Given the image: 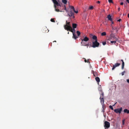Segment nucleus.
<instances>
[{
	"label": "nucleus",
	"instance_id": "nucleus-1",
	"mask_svg": "<svg viewBox=\"0 0 129 129\" xmlns=\"http://www.w3.org/2000/svg\"><path fill=\"white\" fill-rule=\"evenodd\" d=\"M92 38L93 40H94L92 41V47L93 48H95L96 47H98L100 45L99 43L98 42L97 37L95 36H93Z\"/></svg>",
	"mask_w": 129,
	"mask_h": 129
},
{
	"label": "nucleus",
	"instance_id": "nucleus-2",
	"mask_svg": "<svg viewBox=\"0 0 129 129\" xmlns=\"http://www.w3.org/2000/svg\"><path fill=\"white\" fill-rule=\"evenodd\" d=\"M53 2L54 5V7L55 8V10L57 12H59L60 11V10L59 9H56V6H61L62 4H60L59 3H58L56 0H52Z\"/></svg>",
	"mask_w": 129,
	"mask_h": 129
},
{
	"label": "nucleus",
	"instance_id": "nucleus-3",
	"mask_svg": "<svg viewBox=\"0 0 129 129\" xmlns=\"http://www.w3.org/2000/svg\"><path fill=\"white\" fill-rule=\"evenodd\" d=\"M111 33L110 35V40H118V38L117 37H115L113 33V31H111Z\"/></svg>",
	"mask_w": 129,
	"mask_h": 129
},
{
	"label": "nucleus",
	"instance_id": "nucleus-4",
	"mask_svg": "<svg viewBox=\"0 0 129 129\" xmlns=\"http://www.w3.org/2000/svg\"><path fill=\"white\" fill-rule=\"evenodd\" d=\"M71 26L70 25V22H68L67 21H66V24L64 25V29L67 30L66 28H69L71 27Z\"/></svg>",
	"mask_w": 129,
	"mask_h": 129
},
{
	"label": "nucleus",
	"instance_id": "nucleus-5",
	"mask_svg": "<svg viewBox=\"0 0 129 129\" xmlns=\"http://www.w3.org/2000/svg\"><path fill=\"white\" fill-rule=\"evenodd\" d=\"M100 102L102 105V108L104 109V107L105 106L104 104V100L103 98H102V96H101L100 98Z\"/></svg>",
	"mask_w": 129,
	"mask_h": 129
},
{
	"label": "nucleus",
	"instance_id": "nucleus-6",
	"mask_svg": "<svg viewBox=\"0 0 129 129\" xmlns=\"http://www.w3.org/2000/svg\"><path fill=\"white\" fill-rule=\"evenodd\" d=\"M104 126L106 128H108L110 126V123L107 121H105L104 122Z\"/></svg>",
	"mask_w": 129,
	"mask_h": 129
},
{
	"label": "nucleus",
	"instance_id": "nucleus-7",
	"mask_svg": "<svg viewBox=\"0 0 129 129\" xmlns=\"http://www.w3.org/2000/svg\"><path fill=\"white\" fill-rule=\"evenodd\" d=\"M122 110V108L121 107L120 108L115 109L114 110V111L116 113H120L121 112Z\"/></svg>",
	"mask_w": 129,
	"mask_h": 129
},
{
	"label": "nucleus",
	"instance_id": "nucleus-8",
	"mask_svg": "<svg viewBox=\"0 0 129 129\" xmlns=\"http://www.w3.org/2000/svg\"><path fill=\"white\" fill-rule=\"evenodd\" d=\"M67 29V31H70L72 32L73 33H75V28H72V27H71L70 28H66Z\"/></svg>",
	"mask_w": 129,
	"mask_h": 129
},
{
	"label": "nucleus",
	"instance_id": "nucleus-9",
	"mask_svg": "<svg viewBox=\"0 0 129 129\" xmlns=\"http://www.w3.org/2000/svg\"><path fill=\"white\" fill-rule=\"evenodd\" d=\"M82 40V41L81 42V44L82 46H86L87 48H88V44H86V43L85 42H86L84 41H83Z\"/></svg>",
	"mask_w": 129,
	"mask_h": 129
},
{
	"label": "nucleus",
	"instance_id": "nucleus-10",
	"mask_svg": "<svg viewBox=\"0 0 129 129\" xmlns=\"http://www.w3.org/2000/svg\"><path fill=\"white\" fill-rule=\"evenodd\" d=\"M120 65V63H116L115 65H113L112 68V70H113L116 68V67L119 66Z\"/></svg>",
	"mask_w": 129,
	"mask_h": 129
},
{
	"label": "nucleus",
	"instance_id": "nucleus-11",
	"mask_svg": "<svg viewBox=\"0 0 129 129\" xmlns=\"http://www.w3.org/2000/svg\"><path fill=\"white\" fill-rule=\"evenodd\" d=\"M68 14L70 17H71L73 16L74 15L73 11H72V10H71L68 13Z\"/></svg>",
	"mask_w": 129,
	"mask_h": 129
},
{
	"label": "nucleus",
	"instance_id": "nucleus-12",
	"mask_svg": "<svg viewBox=\"0 0 129 129\" xmlns=\"http://www.w3.org/2000/svg\"><path fill=\"white\" fill-rule=\"evenodd\" d=\"M112 29L113 30H115L116 32L117 33V32L118 31V30L119 29V28H118L117 26L112 27Z\"/></svg>",
	"mask_w": 129,
	"mask_h": 129
},
{
	"label": "nucleus",
	"instance_id": "nucleus-13",
	"mask_svg": "<svg viewBox=\"0 0 129 129\" xmlns=\"http://www.w3.org/2000/svg\"><path fill=\"white\" fill-rule=\"evenodd\" d=\"M89 40V38L86 37H85L83 39H82L81 40L83 41H84L87 42Z\"/></svg>",
	"mask_w": 129,
	"mask_h": 129
},
{
	"label": "nucleus",
	"instance_id": "nucleus-14",
	"mask_svg": "<svg viewBox=\"0 0 129 129\" xmlns=\"http://www.w3.org/2000/svg\"><path fill=\"white\" fill-rule=\"evenodd\" d=\"M121 61H122V62L121 69L122 70H123L124 68V62L123 60L121 59Z\"/></svg>",
	"mask_w": 129,
	"mask_h": 129
},
{
	"label": "nucleus",
	"instance_id": "nucleus-15",
	"mask_svg": "<svg viewBox=\"0 0 129 129\" xmlns=\"http://www.w3.org/2000/svg\"><path fill=\"white\" fill-rule=\"evenodd\" d=\"M107 18L110 21H112V18H111V16H110V15H108L107 16Z\"/></svg>",
	"mask_w": 129,
	"mask_h": 129
},
{
	"label": "nucleus",
	"instance_id": "nucleus-16",
	"mask_svg": "<svg viewBox=\"0 0 129 129\" xmlns=\"http://www.w3.org/2000/svg\"><path fill=\"white\" fill-rule=\"evenodd\" d=\"M93 75L95 77H97L98 76V73L96 72H95L94 71H93Z\"/></svg>",
	"mask_w": 129,
	"mask_h": 129
},
{
	"label": "nucleus",
	"instance_id": "nucleus-17",
	"mask_svg": "<svg viewBox=\"0 0 129 129\" xmlns=\"http://www.w3.org/2000/svg\"><path fill=\"white\" fill-rule=\"evenodd\" d=\"M73 38L75 39H76L78 38V37L74 33H73Z\"/></svg>",
	"mask_w": 129,
	"mask_h": 129
},
{
	"label": "nucleus",
	"instance_id": "nucleus-18",
	"mask_svg": "<svg viewBox=\"0 0 129 129\" xmlns=\"http://www.w3.org/2000/svg\"><path fill=\"white\" fill-rule=\"evenodd\" d=\"M77 24L76 23L72 24V27L73 28H76Z\"/></svg>",
	"mask_w": 129,
	"mask_h": 129
},
{
	"label": "nucleus",
	"instance_id": "nucleus-19",
	"mask_svg": "<svg viewBox=\"0 0 129 129\" xmlns=\"http://www.w3.org/2000/svg\"><path fill=\"white\" fill-rule=\"evenodd\" d=\"M95 79L98 83H99L100 82V79L99 77H95Z\"/></svg>",
	"mask_w": 129,
	"mask_h": 129
},
{
	"label": "nucleus",
	"instance_id": "nucleus-20",
	"mask_svg": "<svg viewBox=\"0 0 129 129\" xmlns=\"http://www.w3.org/2000/svg\"><path fill=\"white\" fill-rule=\"evenodd\" d=\"M124 112L125 113H127V114L129 113V110H128L127 109H124Z\"/></svg>",
	"mask_w": 129,
	"mask_h": 129
},
{
	"label": "nucleus",
	"instance_id": "nucleus-21",
	"mask_svg": "<svg viewBox=\"0 0 129 129\" xmlns=\"http://www.w3.org/2000/svg\"><path fill=\"white\" fill-rule=\"evenodd\" d=\"M62 2L64 4H66L67 3V1L66 0H62Z\"/></svg>",
	"mask_w": 129,
	"mask_h": 129
},
{
	"label": "nucleus",
	"instance_id": "nucleus-22",
	"mask_svg": "<svg viewBox=\"0 0 129 129\" xmlns=\"http://www.w3.org/2000/svg\"><path fill=\"white\" fill-rule=\"evenodd\" d=\"M117 41H118V40H115L114 41H111L110 42L111 43H114V44H115V43H116V42Z\"/></svg>",
	"mask_w": 129,
	"mask_h": 129
},
{
	"label": "nucleus",
	"instance_id": "nucleus-23",
	"mask_svg": "<svg viewBox=\"0 0 129 129\" xmlns=\"http://www.w3.org/2000/svg\"><path fill=\"white\" fill-rule=\"evenodd\" d=\"M102 36H105L106 35V33L105 32L102 33L101 34Z\"/></svg>",
	"mask_w": 129,
	"mask_h": 129
},
{
	"label": "nucleus",
	"instance_id": "nucleus-24",
	"mask_svg": "<svg viewBox=\"0 0 129 129\" xmlns=\"http://www.w3.org/2000/svg\"><path fill=\"white\" fill-rule=\"evenodd\" d=\"M76 33L77 34V35H78V36H79L80 35V32L79 31H77Z\"/></svg>",
	"mask_w": 129,
	"mask_h": 129
},
{
	"label": "nucleus",
	"instance_id": "nucleus-25",
	"mask_svg": "<svg viewBox=\"0 0 129 129\" xmlns=\"http://www.w3.org/2000/svg\"><path fill=\"white\" fill-rule=\"evenodd\" d=\"M71 10H72V11H74V10H75V9L74 8V7L73 6H72L71 7Z\"/></svg>",
	"mask_w": 129,
	"mask_h": 129
},
{
	"label": "nucleus",
	"instance_id": "nucleus-26",
	"mask_svg": "<svg viewBox=\"0 0 129 129\" xmlns=\"http://www.w3.org/2000/svg\"><path fill=\"white\" fill-rule=\"evenodd\" d=\"M46 30H48V29H47L46 27H45L43 28V30L44 31H46Z\"/></svg>",
	"mask_w": 129,
	"mask_h": 129
},
{
	"label": "nucleus",
	"instance_id": "nucleus-27",
	"mask_svg": "<svg viewBox=\"0 0 129 129\" xmlns=\"http://www.w3.org/2000/svg\"><path fill=\"white\" fill-rule=\"evenodd\" d=\"M93 6H91L89 7V10H92L93 9Z\"/></svg>",
	"mask_w": 129,
	"mask_h": 129
},
{
	"label": "nucleus",
	"instance_id": "nucleus-28",
	"mask_svg": "<svg viewBox=\"0 0 129 129\" xmlns=\"http://www.w3.org/2000/svg\"><path fill=\"white\" fill-rule=\"evenodd\" d=\"M108 2L110 3H113L112 0H108Z\"/></svg>",
	"mask_w": 129,
	"mask_h": 129
},
{
	"label": "nucleus",
	"instance_id": "nucleus-29",
	"mask_svg": "<svg viewBox=\"0 0 129 129\" xmlns=\"http://www.w3.org/2000/svg\"><path fill=\"white\" fill-rule=\"evenodd\" d=\"M50 21L51 22H55V21L54 20V19H51Z\"/></svg>",
	"mask_w": 129,
	"mask_h": 129
},
{
	"label": "nucleus",
	"instance_id": "nucleus-30",
	"mask_svg": "<svg viewBox=\"0 0 129 129\" xmlns=\"http://www.w3.org/2000/svg\"><path fill=\"white\" fill-rule=\"evenodd\" d=\"M109 108L112 110H113V107L112 106H111L110 105L109 106Z\"/></svg>",
	"mask_w": 129,
	"mask_h": 129
},
{
	"label": "nucleus",
	"instance_id": "nucleus-31",
	"mask_svg": "<svg viewBox=\"0 0 129 129\" xmlns=\"http://www.w3.org/2000/svg\"><path fill=\"white\" fill-rule=\"evenodd\" d=\"M125 73V71H123V72L121 73V75L122 76H123L124 75V73Z\"/></svg>",
	"mask_w": 129,
	"mask_h": 129
},
{
	"label": "nucleus",
	"instance_id": "nucleus-32",
	"mask_svg": "<svg viewBox=\"0 0 129 129\" xmlns=\"http://www.w3.org/2000/svg\"><path fill=\"white\" fill-rule=\"evenodd\" d=\"M102 96V98H103L104 96V93L103 92H102L101 96Z\"/></svg>",
	"mask_w": 129,
	"mask_h": 129
},
{
	"label": "nucleus",
	"instance_id": "nucleus-33",
	"mask_svg": "<svg viewBox=\"0 0 129 129\" xmlns=\"http://www.w3.org/2000/svg\"><path fill=\"white\" fill-rule=\"evenodd\" d=\"M103 45H105L106 44V42H102Z\"/></svg>",
	"mask_w": 129,
	"mask_h": 129
},
{
	"label": "nucleus",
	"instance_id": "nucleus-34",
	"mask_svg": "<svg viewBox=\"0 0 129 129\" xmlns=\"http://www.w3.org/2000/svg\"><path fill=\"white\" fill-rule=\"evenodd\" d=\"M124 121H125V120L124 119L122 120V124L123 125H124Z\"/></svg>",
	"mask_w": 129,
	"mask_h": 129
},
{
	"label": "nucleus",
	"instance_id": "nucleus-35",
	"mask_svg": "<svg viewBox=\"0 0 129 129\" xmlns=\"http://www.w3.org/2000/svg\"><path fill=\"white\" fill-rule=\"evenodd\" d=\"M99 90L100 91H102V90L101 88H99Z\"/></svg>",
	"mask_w": 129,
	"mask_h": 129
},
{
	"label": "nucleus",
	"instance_id": "nucleus-36",
	"mask_svg": "<svg viewBox=\"0 0 129 129\" xmlns=\"http://www.w3.org/2000/svg\"><path fill=\"white\" fill-rule=\"evenodd\" d=\"M74 11V12H75L76 13H78V11H75V10H74V11Z\"/></svg>",
	"mask_w": 129,
	"mask_h": 129
},
{
	"label": "nucleus",
	"instance_id": "nucleus-37",
	"mask_svg": "<svg viewBox=\"0 0 129 129\" xmlns=\"http://www.w3.org/2000/svg\"><path fill=\"white\" fill-rule=\"evenodd\" d=\"M83 59H84V61L85 62H86L87 60L85 58H83Z\"/></svg>",
	"mask_w": 129,
	"mask_h": 129
},
{
	"label": "nucleus",
	"instance_id": "nucleus-38",
	"mask_svg": "<svg viewBox=\"0 0 129 129\" xmlns=\"http://www.w3.org/2000/svg\"><path fill=\"white\" fill-rule=\"evenodd\" d=\"M120 5H122L123 4V2H121L120 4Z\"/></svg>",
	"mask_w": 129,
	"mask_h": 129
},
{
	"label": "nucleus",
	"instance_id": "nucleus-39",
	"mask_svg": "<svg viewBox=\"0 0 129 129\" xmlns=\"http://www.w3.org/2000/svg\"><path fill=\"white\" fill-rule=\"evenodd\" d=\"M127 82L129 83V79H127L126 80Z\"/></svg>",
	"mask_w": 129,
	"mask_h": 129
},
{
	"label": "nucleus",
	"instance_id": "nucleus-40",
	"mask_svg": "<svg viewBox=\"0 0 129 129\" xmlns=\"http://www.w3.org/2000/svg\"><path fill=\"white\" fill-rule=\"evenodd\" d=\"M87 62L88 63H90L89 61H88V60H87Z\"/></svg>",
	"mask_w": 129,
	"mask_h": 129
},
{
	"label": "nucleus",
	"instance_id": "nucleus-41",
	"mask_svg": "<svg viewBox=\"0 0 129 129\" xmlns=\"http://www.w3.org/2000/svg\"><path fill=\"white\" fill-rule=\"evenodd\" d=\"M103 110L102 111V112H104V109H103Z\"/></svg>",
	"mask_w": 129,
	"mask_h": 129
},
{
	"label": "nucleus",
	"instance_id": "nucleus-42",
	"mask_svg": "<svg viewBox=\"0 0 129 129\" xmlns=\"http://www.w3.org/2000/svg\"><path fill=\"white\" fill-rule=\"evenodd\" d=\"M121 19H120L118 20V21L120 22L121 21Z\"/></svg>",
	"mask_w": 129,
	"mask_h": 129
},
{
	"label": "nucleus",
	"instance_id": "nucleus-43",
	"mask_svg": "<svg viewBox=\"0 0 129 129\" xmlns=\"http://www.w3.org/2000/svg\"><path fill=\"white\" fill-rule=\"evenodd\" d=\"M100 3V1H98L97 2V3L99 4Z\"/></svg>",
	"mask_w": 129,
	"mask_h": 129
},
{
	"label": "nucleus",
	"instance_id": "nucleus-44",
	"mask_svg": "<svg viewBox=\"0 0 129 129\" xmlns=\"http://www.w3.org/2000/svg\"><path fill=\"white\" fill-rule=\"evenodd\" d=\"M126 1L128 3H129V0H126Z\"/></svg>",
	"mask_w": 129,
	"mask_h": 129
},
{
	"label": "nucleus",
	"instance_id": "nucleus-45",
	"mask_svg": "<svg viewBox=\"0 0 129 129\" xmlns=\"http://www.w3.org/2000/svg\"><path fill=\"white\" fill-rule=\"evenodd\" d=\"M64 10H66V6L65 5H64Z\"/></svg>",
	"mask_w": 129,
	"mask_h": 129
},
{
	"label": "nucleus",
	"instance_id": "nucleus-46",
	"mask_svg": "<svg viewBox=\"0 0 129 129\" xmlns=\"http://www.w3.org/2000/svg\"><path fill=\"white\" fill-rule=\"evenodd\" d=\"M120 8H118V11H120Z\"/></svg>",
	"mask_w": 129,
	"mask_h": 129
},
{
	"label": "nucleus",
	"instance_id": "nucleus-47",
	"mask_svg": "<svg viewBox=\"0 0 129 129\" xmlns=\"http://www.w3.org/2000/svg\"><path fill=\"white\" fill-rule=\"evenodd\" d=\"M128 17L129 18V13L128 14Z\"/></svg>",
	"mask_w": 129,
	"mask_h": 129
},
{
	"label": "nucleus",
	"instance_id": "nucleus-48",
	"mask_svg": "<svg viewBox=\"0 0 129 129\" xmlns=\"http://www.w3.org/2000/svg\"><path fill=\"white\" fill-rule=\"evenodd\" d=\"M53 42H56V41H53Z\"/></svg>",
	"mask_w": 129,
	"mask_h": 129
},
{
	"label": "nucleus",
	"instance_id": "nucleus-49",
	"mask_svg": "<svg viewBox=\"0 0 129 129\" xmlns=\"http://www.w3.org/2000/svg\"><path fill=\"white\" fill-rule=\"evenodd\" d=\"M112 24H113V22H112Z\"/></svg>",
	"mask_w": 129,
	"mask_h": 129
},
{
	"label": "nucleus",
	"instance_id": "nucleus-50",
	"mask_svg": "<svg viewBox=\"0 0 129 129\" xmlns=\"http://www.w3.org/2000/svg\"><path fill=\"white\" fill-rule=\"evenodd\" d=\"M68 34H69V32H68Z\"/></svg>",
	"mask_w": 129,
	"mask_h": 129
},
{
	"label": "nucleus",
	"instance_id": "nucleus-51",
	"mask_svg": "<svg viewBox=\"0 0 129 129\" xmlns=\"http://www.w3.org/2000/svg\"><path fill=\"white\" fill-rule=\"evenodd\" d=\"M49 31V30H48L47 32H48Z\"/></svg>",
	"mask_w": 129,
	"mask_h": 129
}]
</instances>
